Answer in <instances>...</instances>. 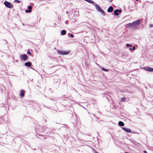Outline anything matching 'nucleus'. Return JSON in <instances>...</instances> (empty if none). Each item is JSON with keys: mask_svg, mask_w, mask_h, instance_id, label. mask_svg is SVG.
Returning a JSON list of instances; mask_svg holds the SVG:
<instances>
[{"mask_svg": "<svg viewBox=\"0 0 153 153\" xmlns=\"http://www.w3.org/2000/svg\"><path fill=\"white\" fill-rule=\"evenodd\" d=\"M95 5L96 9L97 10L99 11L100 12L102 15L105 16V13L102 10V9L101 8L99 5L97 4H95Z\"/></svg>", "mask_w": 153, "mask_h": 153, "instance_id": "f257e3e1", "label": "nucleus"}, {"mask_svg": "<svg viewBox=\"0 0 153 153\" xmlns=\"http://www.w3.org/2000/svg\"><path fill=\"white\" fill-rule=\"evenodd\" d=\"M4 4L7 7L11 8L13 7L12 4L7 1H5L4 2Z\"/></svg>", "mask_w": 153, "mask_h": 153, "instance_id": "f03ea898", "label": "nucleus"}, {"mask_svg": "<svg viewBox=\"0 0 153 153\" xmlns=\"http://www.w3.org/2000/svg\"><path fill=\"white\" fill-rule=\"evenodd\" d=\"M57 52L59 54L61 55H67L69 53V51H61L60 50H58L57 51Z\"/></svg>", "mask_w": 153, "mask_h": 153, "instance_id": "7ed1b4c3", "label": "nucleus"}, {"mask_svg": "<svg viewBox=\"0 0 153 153\" xmlns=\"http://www.w3.org/2000/svg\"><path fill=\"white\" fill-rule=\"evenodd\" d=\"M20 59L25 61L27 59V56L26 54H23L20 56Z\"/></svg>", "mask_w": 153, "mask_h": 153, "instance_id": "20e7f679", "label": "nucleus"}, {"mask_svg": "<svg viewBox=\"0 0 153 153\" xmlns=\"http://www.w3.org/2000/svg\"><path fill=\"white\" fill-rule=\"evenodd\" d=\"M143 69H144V70L149 72L153 71V68H149V67H146L143 68Z\"/></svg>", "mask_w": 153, "mask_h": 153, "instance_id": "39448f33", "label": "nucleus"}, {"mask_svg": "<svg viewBox=\"0 0 153 153\" xmlns=\"http://www.w3.org/2000/svg\"><path fill=\"white\" fill-rule=\"evenodd\" d=\"M121 10H116L114 12V14L115 15L118 16L119 15V13H121Z\"/></svg>", "mask_w": 153, "mask_h": 153, "instance_id": "423d86ee", "label": "nucleus"}, {"mask_svg": "<svg viewBox=\"0 0 153 153\" xmlns=\"http://www.w3.org/2000/svg\"><path fill=\"white\" fill-rule=\"evenodd\" d=\"M140 23V21L139 19L137 20L136 21H135L133 22V24H134V25H136V26H138Z\"/></svg>", "mask_w": 153, "mask_h": 153, "instance_id": "0eeeda50", "label": "nucleus"}, {"mask_svg": "<svg viewBox=\"0 0 153 153\" xmlns=\"http://www.w3.org/2000/svg\"><path fill=\"white\" fill-rule=\"evenodd\" d=\"M122 128L126 132L128 133H130L131 132V130L130 129L128 128H126L125 127H123Z\"/></svg>", "mask_w": 153, "mask_h": 153, "instance_id": "6e6552de", "label": "nucleus"}, {"mask_svg": "<svg viewBox=\"0 0 153 153\" xmlns=\"http://www.w3.org/2000/svg\"><path fill=\"white\" fill-rule=\"evenodd\" d=\"M113 9L112 6H110L108 9L107 11L108 12L111 13L113 11Z\"/></svg>", "mask_w": 153, "mask_h": 153, "instance_id": "1a4fd4ad", "label": "nucleus"}, {"mask_svg": "<svg viewBox=\"0 0 153 153\" xmlns=\"http://www.w3.org/2000/svg\"><path fill=\"white\" fill-rule=\"evenodd\" d=\"M25 65L26 66L30 67L31 65V63L30 62H27L25 63Z\"/></svg>", "mask_w": 153, "mask_h": 153, "instance_id": "9d476101", "label": "nucleus"}, {"mask_svg": "<svg viewBox=\"0 0 153 153\" xmlns=\"http://www.w3.org/2000/svg\"><path fill=\"white\" fill-rule=\"evenodd\" d=\"M127 25L130 27H131L135 26V25H134V24H133V22L132 23H129Z\"/></svg>", "mask_w": 153, "mask_h": 153, "instance_id": "9b49d317", "label": "nucleus"}, {"mask_svg": "<svg viewBox=\"0 0 153 153\" xmlns=\"http://www.w3.org/2000/svg\"><path fill=\"white\" fill-rule=\"evenodd\" d=\"M24 91L23 90H21L20 92V95L22 97H23L24 95Z\"/></svg>", "mask_w": 153, "mask_h": 153, "instance_id": "f8f14e48", "label": "nucleus"}, {"mask_svg": "<svg viewBox=\"0 0 153 153\" xmlns=\"http://www.w3.org/2000/svg\"><path fill=\"white\" fill-rule=\"evenodd\" d=\"M118 124L120 126H123L124 125V123H123L121 121H120L118 123Z\"/></svg>", "mask_w": 153, "mask_h": 153, "instance_id": "ddd939ff", "label": "nucleus"}, {"mask_svg": "<svg viewBox=\"0 0 153 153\" xmlns=\"http://www.w3.org/2000/svg\"><path fill=\"white\" fill-rule=\"evenodd\" d=\"M66 33V31L65 30H62L61 32V34L62 35H64Z\"/></svg>", "mask_w": 153, "mask_h": 153, "instance_id": "4468645a", "label": "nucleus"}, {"mask_svg": "<svg viewBox=\"0 0 153 153\" xmlns=\"http://www.w3.org/2000/svg\"><path fill=\"white\" fill-rule=\"evenodd\" d=\"M135 49V48L134 46H133L132 48H130L129 49L130 51H134Z\"/></svg>", "mask_w": 153, "mask_h": 153, "instance_id": "2eb2a0df", "label": "nucleus"}, {"mask_svg": "<svg viewBox=\"0 0 153 153\" xmlns=\"http://www.w3.org/2000/svg\"><path fill=\"white\" fill-rule=\"evenodd\" d=\"M102 69L103 71H108L107 69H106L103 67L102 68Z\"/></svg>", "mask_w": 153, "mask_h": 153, "instance_id": "dca6fc26", "label": "nucleus"}, {"mask_svg": "<svg viewBox=\"0 0 153 153\" xmlns=\"http://www.w3.org/2000/svg\"><path fill=\"white\" fill-rule=\"evenodd\" d=\"M31 11V10H25V12L26 13H30Z\"/></svg>", "mask_w": 153, "mask_h": 153, "instance_id": "f3484780", "label": "nucleus"}, {"mask_svg": "<svg viewBox=\"0 0 153 153\" xmlns=\"http://www.w3.org/2000/svg\"><path fill=\"white\" fill-rule=\"evenodd\" d=\"M28 8L29 9V10H31L32 8V7L31 6H29L28 7Z\"/></svg>", "mask_w": 153, "mask_h": 153, "instance_id": "a211bd4d", "label": "nucleus"}, {"mask_svg": "<svg viewBox=\"0 0 153 153\" xmlns=\"http://www.w3.org/2000/svg\"><path fill=\"white\" fill-rule=\"evenodd\" d=\"M126 46L127 47H131V46H132V45L131 44H127L126 45Z\"/></svg>", "mask_w": 153, "mask_h": 153, "instance_id": "6ab92c4d", "label": "nucleus"}, {"mask_svg": "<svg viewBox=\"0 0 153 153\" xmlns=\"http://www.w3.org/2000/svg\"><path fill=\"white\" fill-rule=\"evenodd\" d=\"M125 98H123L121 99V101L122 102H124L125 100Z\"/></svg>", "mask_w": 153, "mask_h": 153, "instance_id": "aec40b11", "label": "nucleus"}, {"mask_svg": "<svg viewBox=\"0 0 153 153\" xmlns=\"http://www.w3.org/2000/svg\"><path fill=\"white\" fill-rule=\"evenodd\" d=\"M15 1L16 2L18 3H20L21 2V1L18 0H15Z\"/></svg>", "mask_w": 153, "mask_h": 153, "instance_id": "412c9836", "label": "nucleus"}, {"mask_svg": "<svg viewBox=\"0 0 153 153\" xmlns=\"http://www.w3.org/2000/svg\"><path fill=\"white\" fill-rule=\"evenodd\" d=\"M74 35L73 34H71L70 35V37L71 38H74Z\"/></svg>", "mask_w": 153, "mask_h": 153, "instance_id": "4be33fe9", "label": "nucleus"}, {"mask_svg": "<svg viewBox=\"0 0 153 153\" xmlns=\"http://www.w3.org/2000/svg\"><path fill=\"white\" fill-rule=\"evenodd\" d=\"M27 53L28 54L31 55V53L30 52V51H29L28 52H27Z\"/></svg>", "mask_w": 153, "mask_h": 153, "instance_id": "5701e85b", "label": "nucleus"}, {"mask_svg": "<svg viewBox=\"0 0 153 153\" xmlns=\"http://www.w3.org/2000/svg\"><path fill=\"white\" fill-rule=\"evenodd\" d=\"M143 152L144 153H147L146 152V151H143Z\"/></svg>", "mask_w": 153, "mask_h": 153, "instance_id": "b1692460", "label": "nucleus"}, {"mask_svg": "<svg viewBox=\"0 0 153 153\" xmlns=\"http://www.w3.org/2000/svg\"><path fill=\"white\" fill-rule=\"evenodd\" d=\"M112 0H109V1L111 2Z\"/></svg>", "mask_w": 153, "mask_h": 153, "instance_id": "393cba45", "label": "nucleus"}, {"mask_svg": "<svg viewBox=\"0 0 153 153\" xmlns=\"http://www.w3.org/2000/svg\"><path fill=\"white\" fill-rule=\"evenodd\" d=\"M95 153H98L97 152H96Z\"/></svg>", "mask_w": 153, "mask_h": 153, "instance_id": "a878e982", "label": "nucleus"}, {"mask_svg": "<svg viewBox=\"0 0 153 153\" xmlns=\"http://www.w3.org/2000/svg\"><path fill=\"white\" fill-rule=\"evenodd\" d=\"M136 0V1H138V0Z\"/></svg>", "mask_w": 153, "mask_h": 153, "instance_id": "bb28decb", "label": "nucleus"}]
</instances>
